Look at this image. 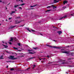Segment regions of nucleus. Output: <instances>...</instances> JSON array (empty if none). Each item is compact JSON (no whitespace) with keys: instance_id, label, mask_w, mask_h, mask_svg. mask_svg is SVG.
<instances>
[{"instance_id":"f257e3e1","label":"nucleus","mask_w":74,"mask_h":74,"mask_svg":"<svg viewBox=\"0 0 74 74\" xmlns=\"http://www.w3.org/2000/svg\"><path fill=\"white\" fill-rule=\"evenodd\" d=\"M47 45V46H48V47H49L50 48H57V49H60V48H61V47H57L55 46H51L48 45Z\"/></svg>"},{"instance_id":"6ab92c4d","label":"nucleus","mask_w":74,"mask_h":74,"mask_svg":"<svg viewBox=\"0 0 74 74\" xmlns=\"http://www.w3.org/2000/svg\"><path fill=\"white\" fill-rule=\"evenodd\" d=\"M34 57H31V58H29L28 59V60H30V59H34Z\"/></svg>"},{"instance_id":"de8ad7c7","label":"nucleus","mask_w":74,"mask_h":74,"mask_svg":"<svg viewBox=\"0 0 74 74\" xmlns=\"http://www.w3.org/2000/svg\"><path fill=\"white\" fill-rule=\"evenodd\" d=\"M5 8H6V10H7V7H5Z\"/></svg>"},{"instance_id":"72a5a7b5","label":"nucleus","mask_w":74,"mask_h":74,"mask_svg":"<svg viewBox=\"0 0 74 74\" xmlns=\"http://www.w3.org/2000/svg\"><path fill=\"white\" fill-rule=\"evenodd\" d=\"M37 5H38L36 4V5H34L33 6V7H36V6H37Z\"/></svg>"},{"instance_id":"c756f323","label":"nucleus","mask_w":74,"mask_h":74,"mask_svg":"<svg viewBox=\"0 0 74 74\" xmlns=\"http://www.w3.org/2000/svg\"><path fill=\"white\" fill-rule=\"evenodd\" d=\"M18 45L19 46H21V44H20V43H18Z\"/></svg>"},{"instance_id":"680f3d73","label":"nucleus","mask_w":74,"mask_h":74,"mask_svg":"<svg viewBox=\"0 0 74 74\" xmlns=\"http://www.w3.org/2000/svg\"><path fill=\"white\" fill-rule=\"evenodd\" d=\"M41 34V35H42V34Z\"/></svg>"},{"instance_id":"f3484780","label":"nucleus","mask_w":74,"mask_h":74,"mask_svg":"<svg viewBox=\"0 0 74 74\" xmlns=\"http://www.w3.org/2000/svg\"><path fill=\"white\" fill-rule=\"evenodd\" d=\"M13 49H15V50H17V51H18V49L17 48L13 47Z\"/></svg>"},{"instance_id":"ea45409f","label":"nucleus","mask_w":74,"mask_h":74,"mask_svg":"<svg viewBox=\"0 0 74 74\" xmlns=\"http://www.w3.org/2000/svg\"><path fill=\"white\" fill-rule=\"evenodd\" d=\"M53 41H55V42H56V40H53Z\"/></svg>"},{"instance_id":"79ce46f5","label":"nucleus","mask_w":74,"mask_h":74,"mask_svg":"<svg viewBox=\"0 0 74 74\" xmlns=\"http://www.w3.org/2000/svg\"><path fill=\"white\" fill-rule=\"evenodd\" d=\"M39 60H42V59H41L40 58H39Z\"/></svg>"},{"instance_id":"2f4dec72","label":"nucleus","mask_w":74,"mask_h":74,"mask_svg":"<svg viewBox=\"0 0 74 74\" xmlns=\"http://www.w3.org/2000/svg\"><path fill=\"white\" fill-rule=\"evenodd\" d=\"M18 8L19 9H21V10H22V8L21 7H19V8Z\"/></svg>"},{"instance_id":"2eb2a0df","label":"nucleus","mask_w":74,"mask_h":74,"mask_svg":"<svg viewBox=\"0 0 74 74\" xmlns=\"http://www.w3.org/2000/svg\"><path fill=\"white\" fill-rule=\"evenodd\" d=\"M3 45V46H4V47H5V48H7L8 47V46L5 45Z\"/></svg>"},{"instance_id":"bf43d9fd","label":"nucleus","mask_w":74,"mask_h":74,"mask_svg":"<svg viewBox=\"0 0 74 74\" xmlns=\"http://www.w3.org/2000/svg\"><path fill=\"white\" fill-rule=\"evenodd\" d=\"M32 9H33V8H30V10H32Z\"/></svg>"},{"instance_id":"bb28decb","label":"nucleus","mask_w":74,"mask_h":74,"mask_svg":"<svg viewBox=\"0 0 74 74\" xmlns=\"http://www.w3.org/2000/svg\"><path fill=\"white\" fill-rule=\"evenodd\" d=\"M34 49H38V48L36 47V48H34V47H33V48Z\"/></svg>"},{"instance_id":"338daca9","label":"nucleus","mask_w":74,"mask_h":74,"mask_svg":"<svg viewBox=\"0 0 74 74\" xmlns=\"http://www.w3.org/2000/svg\"><path fill=\"white\" fill-rule=\"evenodd\" d=\"M0 25H1V24H0Z\"/></svg>"},{"instance_id":"473e14b6","label":"nucleus","mask_w":74,"mask_h":74,"mask_svg":"<svg viewBox=\"0 0 74 74\" xmlns=\"http://www.w3.org/2000/svg\"><path fill=\"white\" fill-rule=\"evenodd\" d=\"M30 69V68H28L26 70V71L28 70H29V69Z\"/></svg>"},{"instance_id":"a18cd8bd","label":"nucleus","mask_w":74,"mask_h":74,"mask_svg":"<svg viewBox=\"0 0 74 74\" xmlns=\"http://www.w3.org/2000/svg\"><path fill=\"white\" fill-rule=\"evenodd\" d=\"M64 63H64V62H63L62 63V64H64Z\"/></svg>"},{"instance_id":"f03ea898","label":"nucleus","mask_w":74,"mask_h":74,"mask_svg":"<svg viewBox=\"0 0 74 74\" xmlns=\"http://www.w3.org/2000/svg\"><path fill=\"white\" fill-rule=\"evenodd\" d=\"M28 51L29 52V54H34V53H36V52H34V51H33L32 49L28 50Z\"/></svg>"},{"instance_id":"6e6d98bb","label":"nucleus","mask_w":74,"mask_h":74,"mask_svg":"<svg viewBox=\"0 0 74 74\" xmlns=\"http://www.w3.org/2000/svg\"><path fill=\"white\" fill-rule=\"evenodd\" d=\"M50 63H48V64H50Z\"/></svg>"},{"instance_id":"39448f33","label":"nucleus","mask_w":74,"mask_h":74,"mask_svg":"<svg viewBox=\"0 0 74 74\" xmlns=\"http://www.w3.org/2000/svg\"><path fill=\"white\" fill-rule=\"evenodd\" d=\"M57 33H58V34H59V35H60V34H62V32L61 31H58V32H57Z\"/></svg>"},{"instance_id":"13d9d810","label":"nucleus","mask_w":74,"mask_h":74,"mask_svg":"<svg viewBox=\"0 0 74 74\" xmlns=\"http://www.w3.org/2000/svg\"><path fill=\"white\" fill-rule=\"evenodd\" d=\"M7 62H10V61H7Z\"/></svg>"},{"instance_id":"774afa93","label":"nucleus","mask_w":74,"mask_h":74,"mask_svg":"<svg viewBox=\"0 0 74 74\" xmlns=\"http://www.w3.org/2000/svg\"><path fill=\"white\" fill-rule=\"evenodd\" d=\"M15 11H16V9H15Z\"/></svg>"},{"instance_id":"49530a36","label":"nucleus","mask_w":74,"mask_h":74,"mask_svg":"<svg viewBox=\"0 0 74 74\" xmlns=\"http://www.w3.org/2000/svg\"><path fill=\"white\" fill-rule=\"evenodd\" d=\"M6 21L7 22V21H8V20H7V19H6Z\"/></svg>"},{"instance_id":"393cba45","label":"nucleus","mask_w":74,"mask_h":74,"mask_svg":"<svg viewBox=\"0 0 74 74\" xmlns=\"http://www.w3.org/2000/svg\"><path fill=\"white\" fill-rule=\"evenodd\" d=\"M18 6H19V5H15L14 6V7H15V8H16L17 7H18Z\"/></svg>"},{"instance_id":"f704fd0d","label":"nucleus","mask_w":74,"mask_h":74,"mask_svg":"<svg viewBox=\"0 0 74 74\" xmlns=\"http://www.w3.org/2000/svg\"><path fill=\"white\" fill-rule=\"evenodd\" d=\"M12 19V18H11V17H10V18H9V20H10V19Z\"/></svg>"},{"instance_id":"a878e982","label":"nucleus","mask_w":74,"mask_h":74,"mask_svg":"<svg viewBox=\"0 0 74 74\" xmlns=\"http://www.w3.org/2000/svg\"><path fill=\"white\" fill-rule=\"evenodd\" d=\"M25 3H23L21 4V5H21V6H22V5H25Z\"/></svg>"},{"instance_id":"e433bc0d","label":"nucleus","mask_w":74,"mask_h":74,"mask_svg":"<svg viewBox=\"0 0 74 74\" xmlns=\"http://www.w3.org/2000/svg\"><path fill=\"white\" fill-rule=\"evenodd\" d=\"M61 61H62L63 62H65V61H66V60H61Z\"/></svg>"},{"instance_id":"9b49d317","label":"nucleus","mask_w":74,"mask_h":74,"mask_svg":"<svg viewBox=\"0 0 74 74\" xmlns=\"http://www.w3.org/2000/svg\"><path fill=\"white\" fill-rule=\"evenodd\" d=\"M15 27V26H12L11 27H10L9 29H13V28H14Z\"/></svg>"},{"instance_id":"4c0bfd02","label":"nucleus","mask_w":74,"mask_h":74,"mask_svg":"<svg viewBox=\"0 0 74 74\" xmlns=\"http://www.w3.org/2000/svg\"><path fill=\"white\" fill-rule=\"evenodd\" d=\"M47 8H51V6H48L47 7Z\"/></svg>"},{"instance_id":"7c9ffc66","label":"nucleus","mask_w":74,"mask_h":74,"mask_svg":"<svg viewBox=\"0 0 74 74\" xmlns=\"http://www.w3.org/2000/svg\"><path fill=\"white\" fill-rule=\"evenodd\" d=\"M22 3H23V0H18V1H21Z\"/></svg>"},{"instance_id":"c9c22d12","label":"nucleus","mask_w":74,"mask_h":74,"mask_svg":"<svg viewBox=\"0 0 74 74\" xmlns=\"http://www.w3.org/2000/svg\"><path fill=\"white\" fill-rule=\"evenodd\" d=\"M42 59H43V60H45V58H42Z\"/></svg>"},{"instance_id":"0eeeda50","label":"nucleus","mask_w":74,"mask_h":74,"mask_svg":"<svg viewBox=\"0 0 74 74\" xmlns=\"http://www.w3.org/2000/svg\"><path fill=\"white\" fill-rule=\"evenodd\" d=\"M62 53H67V54L69 53V52L68 51H65L64 52H62Z\"/></svg>"},{"instance_id":"dca6fc26","label":"nucleus","mask_w":74,"mask_h":74,"mask_svg":"<svg viewBox=\"0 0 74 74\" xmlns=\"http://www.w3.org/2000/svg\"><path fill=\"white\" fill-rule=\"evenodd\" d=\"M3 56H2L0 57V59H4V58H3Z\"/></svg>"},{"instance_id":"8fccbe9b","label":"nucleus","mask_w":74,"mask_h":74,"mask_svg":"<svg viewBox=\"0 0 74 74\" xmlns=\"http://www.w3.org/2000/svg\"><path fill=\"white\" fill-rule=\"evenodd\" d=\"M71 15H72V16H73V14H71Z\"/></svg>"},{"instance_id":"3c124183","label":"nucleus","mask_w":74,"mask_h":74,"mask_svg":"<svg viewBox=\"0 0 74 74\" xmlns=\"http://www.w3.org/2000/svg\"><path fill=\"white\" fill-rule=\"evenodd\" d=\"M50 64H51V63H52V62H50Z\"/></svg>"},{"instance_id":"c03bdc74","label":"nucleus","mask_w":74,"mask_h":74,"mask_svg":"<svg viewBox=\"0 0 74 74\" xmlns=\"http://www.w3.org/2000/svg\"><path fill=\"white\" fill-rule=\"evenodd\" d=\"M2 2V1L1 0H0V3H1Z\"/></svg>"},{"instance_id":"a211bd4d","label":"nucleus","mask_w":74,"mask_h":74,"mask_svg":"<svg viewBox=\"0 0 74 74\" xmlns=\"http://www.w3.org/2000/svg\"><path fill=\"white\" fill-rule=\"evenodd\" d=\"M13 40L15 41H16V38H13Z\"/></svg>"},{"instance_id":"1a4fd4ad","label":"nucleus","mask_w":74,"mask_h":74,"mask_svg":"<svg viewBox=\"0 0 74 74\" xmlns=\"http://www.w3.org/2000/svg\"><path fill=\"white\" fill-rule=\"evenodd\" d=\"M59 1H57L56 0H54V2L55 3H58V2H59Z\"/></svg>"},{"instance_id":"69168bd1","label":"nucleus","mask_w":74,"mask_h":74,"mask_svg":"<svg viewBox=\"0 0 74 74\" xmlns=\"http://www.w3.org/2000/svg\"><path fill=\"white\" fill-rule=\"evenodd\" d=\"M4 20L2 21V22H4Z\"/></svg>"},{"instance_id":"0e129e2a","label":"nucleus","mask_w":74,"mask_h":74,"mask_svg":"<svg viewBox=\"0 0 74 74\" xmlns=\"http://www.w3.org/2000/svg\"><path fill=\"white\" fill-rule=\"evenodd\" d=\"M44 62V61H42V62Z\"/></svg>"},{"instance_id":"9d476101","label":"nucleus","mask_w":74,"mask_h":74,"mask_svg":"<svg viewBox=\"0 0 74 74\" xmlns=\"http://www.w3.org/2000/svg\"><path fill=\"white\" fill-rule=\"evenodd\" d=\"M51 6H52V7H53V9H55V8H57V7H56V6H54V5H52Z\"/></svg>"},{"instance_id":"4468645a","label":"nucleus","mask_w":74,"mask_h":74,"mask_svg":"<svg viewBox=\"0 0 74 74\" xmlns=\"http://www.w3.org/2000/svg\"><path fill=\"white\" fill-rule=\"evenodd\" d=\"M13 13H15V12L14 11H12V12L11 13H10V15H12V14H13Z\"/></svg>"},{"instance_id":"ddd939ff","label":"nucleus","mask_w":74,"mask_h":74,"mask_svg":"<svg viewBox=\"0 0 74 74\" xmlns=\"http://www.w3.org/2000/svg\"><path fill=\"white\" fill-rule=\"evenodd\" d=\"M74 53H70L69 54L71 56H73V54H74Z\"/></svg>"},{"instance_id":"603ef678","label":"nucleus","mask_w":74,"mask_h":74,"mask_svg":"<svg viewBox=\"0 0 74 74\" xmlns=\"http://www.w3.org/2000/svg\"><path fill=\"white\" fill-rule=\"evenodd\" d=\"M2 42H3V44L4 43V41H2Z\"/></svg>"},{"instance_id":"37998d69","label":"nucleus","mask_w":74,"mask_h":74,"mask_svg":"<svg viewBox=\"0 0 74 74\" xmlns=\"http://www.w3.org/2000/svg\"><path fill=\"white\" fill-rule=\"evenodd\" d=\"M47 57H48V58H49V57H49V56L48 55V56H47Z\"/></svg>"},{"instance_id":"e2e57ef3","label":"nucleus","mask_w":74,"mask_h":74,"mask_svg":"<svg viewBox=\"0 0 74 74\" xmlns=\"http://www.w3.org/2000/svg\"><path fill=\"white\" fill-rule=\"evenodd\" d=\"M62 50H64V49H61V50L62 51Z\"/></svg>"},{"instance_id":"a19ab883","label":"nucleus","mask_w":74,"mask_h":74,"mask_svg":"<svg viewBox=\"0 0 74 74\" xmlns=\"http://www.w3.org/2000/svg\"><path fill=\"white\" fill-rule=\"evenodd\" d=\"M31 7H34V6H31Z\"/></svg>"},{"instance_id":"423d86ee","label":"nucleus","mask_w":74,"mask_h":74,"mask_svg":"<svg viewBox=\"0 0 74 74\" xmlns=\"http://www.w3.org/2000/svg\"><path fill=\"white\" fill-rule=\"evenodd\" d=\"M67 18V16H65L64 17H62L60 18V19H59V20H61V19H63V18Z\"/></svg>"},{"instance_id":"052dcab7","label":"nucleus","mask_w":74,"mask_h":74,"mask_svg":"<svg viewBox=\"0 0 74 74\" xmlns=\"http://www.w3.org/2000/svg\"><path fill=\"white\" fill-rule=\"evenodd\" d=\"M6 52H7L8 53V51H6Z\"/></svg>"},{"instance_id":"864d4df0","label":"nucleus","mask_w":74,"mask_h":74,"mask_svg":"<svg viewBox=\"0 0 74 74\" xmlns=\"http://www.w3.org/2000/svg\"><path fill=\"white\" fill-rule=\"evenodd\" d=\"M69 47V46H68L66 47Z\"/></svg>"},{"instance_id":"412c9836","label":"nucleus","mask_w":74,"mask_h":74,"mask_svg":"<svg viewBox=\"0 0 74 74\" xmlns=\"http://www.w3.org/2000/svg\"><path fill=\"white\" fill-rule=\"evenodd\" d=\"M52 11V10H47V11H45V12H49V11Z\"/></svg>"},{"instance_id":"4be33fe9","label":"nucleus","mask_w":74,"mask_h":74,"mask_svg":"<svg viewBox=\"0 0 74 74\" xmlns=\"http://www.w3.org/2000/svg\"><path fill=\"white\" fill-rule=\"evenodd\" d=\"M35 67H36V65H33V67H32V69H34Z\"/></svg>"},{"instance_id":"5701e85b","label":"nucleus","mask_w":74,"mask_h":74,"mask_svg":"<svg viewBox=\"0 0 74 74\" xmlns=\"http://www.w3.org/2000/svg\"><path fill=\"white\" fill-rule=\"evenodd\" d=\"M14 70H15V69L14 68H12L10 69V70H11V71H14Z\"/></svg>"},{"instance_id":"09e8293b","label":"nucleus","mask_w":74,"mask_h":74,"mask_svg":"<svg viewBox=\"0 0 74 74\" xmlns=\"http://www.w3.org/2000/svg\"><path fill=\"white\" fill-rule=\"evenodd\" d=\"M8 66H6V68H8Z\"/></svg>"},{"instance_id":"aec40b11","label":"nucleus","mask_w":74,"mask_h":74,"mask_svg":"<svg viewBox=\"0 0 74 74\" xmlns=\"http://www.w3.org/2000/svg\"><path fill=\"white\" fill-rule=\"evenodd\" d=\"M26 29H27V30H28V31H29V32H31V31L29 30V28H26Z\"/></svg>"},{"instance_id":"6e6552de","label":"nucleus","mask_w":74,"mask_h":74,"mask_svg":"<svg viewBox=\"0 0 74 74\" xmlns=\"http://www.w3.org/2000/svg\"><path fill=\"white\" fill-rule=\"evenodd\" d=\"M9 41H12L13 42V38L12 37H11L10 38V40H9Z\"/></svg>"},{"instance_id":"20e7f679","label":"nucleus","mask_w":74,"mask_h":74,"mask_svg":"<svg viewBox=\"0 0 74 74\" xmlns=\"http://www.w3.org/2000/svg\"><path fill=\"white\" fill-rule=\"evenodd\" d=\"M68 3V1H64L63 2V4L65 5L66 4H67Z\"/></svg>"},{"instance_id":"7ed1b4c3","label":"nucleus","mask_w":74,"mask_h":74,"mask_svg":"<svg viewBox=\"0 0 74 74\" xmlns=\"http://www.w3.org/2000/svg\"><path fill=\"white\" fill-rule=\"evenodd\" d=\"M9 59L12 60H15L17 59V58H14V56H10L9 58Z\"/></svg>"},{"instance_id":"f8f14e48","label":"nucleus","mask_w":74,"mask_h":74,"mask_svg":"<svg viewBox=\"0 0 74 74\" xmlns=\"http://www.w3.org/2000/svg\"><path fill=\"white\" fill-rule=\"evenodd\" d=\"M15 22H17L15 23L16 24H17L18 23H20V22L18 21H15Z\"/></svg>"},{"instance_id":"5fc2aeb1","label":"nucleus","mask_w":74,"mask_h":74,"mask_svg":"<svg viewBox=\"0 0 74 74\" xmlns=\"http://www.w3.org/2000/svg\"><path fill=\"white\" fill-rule=\"evenodd\" d=\"M63 8H66V7H63Z\"/></svg>"},{"instance_id":"4d7b16f0","label":"nucleus","mask_w":74,"mask_h":74,"mask_svg":"<svg viewBox=\"0 0 74 74\" xmlns=\"http://www.w3.org/2000/svg\"><path fill=\"white\" fill-rule=\"evenodd\" d=\"M40 52V53H43V52Z\"/></svg>"},{"instance_id":"c85d7f7f","label":"nucleus","mask_w":74,"mask_h":74,"mask_svg":"<svg viewBox=\"0 0 74 74\" xmlns=\"http://www.w3.org/2000/svg\"><path fill=\"white\" fill-rule=\"evenodd\" d=\"M20 18V17H16V19H18L19 18Z\"/></svg>"},{"instance_id":"58836bf2","label":"nucleus","mask_w":74,"mask_h":74,"mask_svg":"<svg viewBox=\"0 0 74 74\" xmlns=\"http://www.w3.org/2000/svg\"><path fill=\"white\" fill-rule=\"evenodd\" d=\"M32 32H35V30H33V29H32Z\"/></svg>"},{"instance_id":"cd10ccee","label":"nucleus","mask_w":74,"mask_h":74,"mask_svg":"<svg viewBox=\"0 0 74 74\" xmlns=\"http://www.w3.org/2000/svg\"><path fill=\"white\" fill-rule=\"evenodd\" d=\"M8 43H9V44H10V45H12V43H11V42H9Z\"/></svg>"},{"instance_id":"b1692460","label":"nucleus","mask_w":74,"mask_h":74,"mask_svg":"<svg viewBox=\"0 0 74 74\" xmlns=\"http://www.w3.org/2000/svg\"><path fill=\"white\" fill-rule=\"evenodd\" d=\"M67 59H68V60H72V59H73V58H67Z\"/></svg>"}]
</instances>
